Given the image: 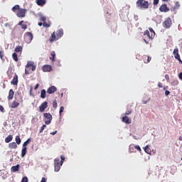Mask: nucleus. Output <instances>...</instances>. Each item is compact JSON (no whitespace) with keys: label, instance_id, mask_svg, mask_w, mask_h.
<instances>
[{"label":"nucleus","instance_id":"nucleus-10","mask_svg":"<svg viewBox=\"0 0 182 182\" xmlns=\"http://www.w3.org/2000/svg\"><path fill=\"white\" fill-rule=\"evenodd\" d=\"M144 36H146L148 38V39H154V37L156 36V33H151L150 34V31H149V30H146L144 33Z\"/></svg>","mask_w":182,"mask_h":182},{"label":"nucleus","instance_id":"nucleus-41","mask_svg":"<svg viewBox=\"0 0 182 182\" xmlns=\"http://www.w3.org/2000/svg\"><path fill=\"white\" fill-rule=\"evenodd\" d=\"M0 58L2 60H4V51H0Z\"/></svg>","mask_w":182,"mask_h":182},{"label":"nucleus","instance_id":"nucleus-9","mask_svg":"<svg viewBox=\"0 0 182 182\" xmlns=\"http://www.w3.org/2000/svg\"><path fill=\"white\" fill-rule=\"evenodd\" d=\"M26 68H29V69H31V70L33 72H35V70H36V65H35V63L34 62L28 61L27 63V65H26Z\"/></svg>","mask_w":182,"mask_h":182},{"label":"nucleus","instance_id":"nucleus-14","mask_svg":"<svg viewBox=\"0 0 182 182\" xmlns=\"http://www.w3.org/2000/svg\"><path fill=\"white\" fill-rule=\"evenodd\" d=\"M11 84L14 86H18V75L16 73L14 74V76L11 82Z\"/></svg>","mask_w":182,"mask_h":182},{"label":"nucleus","instance_id":"nucleus-48","mask_svg":"<svg viewBox=\"0 0 182 182\" xmlns=\"http://www.w3.org/2000/svg\"><path fill=\"white\" fill-rule=\"evenodd\" d=\"M148 102H150V99H149L147 101L143 100V101H142V103H143L144 105H146V103H147Z\"/></svg>","mask_w":182,"mask_h":182},{"label":"nucleus","instance_id":"nucleus-45","mask_svg":"<svg viewBox=\"0 0 182 182\" xmlns=\"http://www.w3.org/2000/svg\"><path fill=\"white\" fill-rule=\"evenodd\" d=\"M180 6V4H178V2L176 3V6H174V9H177Z\"/></svg>","mask_w":182,"mask_h":182},{"label":"nucleus","instance_id":"nucleus-11","mask_svg":"<svg viewBox=\"0 0 182 182\" xmlns=\"http://www.w3.org/2000/svg\"><path fill=\"white\" fill-rule=\"evenodd\" d=\"M173 55L175 59H177L180 63H182L181 58H180V54H178V48H175L173 50Z\"/></svg>","mask_w":182,"mask_h":182},{"label":"nucleus","instance_id":"nucleus-4","mask_svg":"<svg viewBox=\"0 0 182 182\" xmlns=\"http://www.w3.org/2000/svg\"><path fill=\"white\" fill-rule=\"evenodd\" d=\"M20 103H23V97L19 96L18 99L16 100H14L10 105V107L11 109H16L20 105Z\"/></svg>","mask_w":182,"mask_h":182},{"label":"nucleus","instance_id":"nucleus-16","mask_svg":"<svg viewBox=\"0 0 182 182\" xmlns=\"http://www.w3.org/2000/svg\"><path fill=\"white\" fill-rule=\"evenodd\" d=\"M43 72H51L52 65H46L42 68Z\"/></svg>","mask_w":182,"mask_h":182},{"label":"nucleus","instance_id":"nucleus-2","mask_svg":"<svg viewBox=\"0 0 182 182\" xmlns=\"http://www.w3.org/2000/svg\"><path fill=\"white\" fill-rule=\"evenodd\" d=\"M63 36V29L60 28L57 31V32H53L51 34L50 38H49L50 42H55V41H58V39H60V38Z\"/></svg>","mask_w":182,"mask_h":182},{"label":"nucleus","instance_id":"nucleus-38","mask_svg":"<svg viewBox=\"0 0 182 182\" xmlns=\"http://www.w3.org/2000/svg\"><path fill=\"white\" fill-rule=\"evenodd\" d=\"M134 149H136V150H138L139 151H141V148H140V146L139 145L134 146Z\"/></svg>","mask_w":182,"mask_h":182},{"label":"nucleus","instance_id":"nucleus-19","mask_svg":"<svg viewBox=\"0 0 182 182\" xmlns=\"http://www.w3.org/2000/svg\"><path fill=\"white\" fill-rule=\"evenodd\" d=\"M36 4L38 6H43L45 5V4H46V0H36Z\"/></svg>","mask_w":182,"mask_h":182},{"label":"nucleus","instance_id":"nucleus-25","mask_svg":"<svg viewBox=\"0 0 182 182\" xmlns=\"http://www.w3.org/2000/svg\"><path fill=\"white\" fill-rule=\"evenodd\" d=\"M23 48L21 46H16L15 49H14V52L16 53H19V52H22Z\"/></svg>","mask_w":182,"mask_h":182},{"label":"nucleus","instance_id":"nucleus-22","mask_svg":"<svg viewBox=\"0 0 182 182\" xmlns=\"http://www.w3.org/2000/svg\"><path fill=\"white\" fill-rule=\"evenodd\" d=\"M11 170L13 173H16V171H19V164H17L16 166H13L11 167Z\"/></svg>","mask_w":182,"mask_h":182},{"label":"nucleus","instance_id":"nucleus-17","mask_svg":"<svg viewBox=\"0 0 182 182\" xmlns=\"http://www.w3.org/2000/svg\"><path fill=\"white\" fill-rule=\"evenodd\" d=\"M122 120L123 123H126V124H130L132 123V119L127 116L123 117Z\"/></svg>","mask_w":182,"mask_h":182},{"label":"nucleus","instance_id":"nucleus-39","mask_svg":"<svg viewBox=\"0 0 182 182\" xmlns=\"http://www.w3.org/2000/svg\"><path fill=\"white\" fill-rule=\"evenodd\" d=\"M21 182H28V177L26 176L23 177Z\"/></svg>","mask_w":182,"mask_h":182},{"label":"nucleus","instance_id":"nucleus-59","mask_svg":"<svg viewBox=\"0 0 182 182\" xmlns=\"http://www.w3.org/2000/svg\"><path fill=\"white\" fill-rule=\"evenodd\" d=\"M164 1V2H168V0H163Z\"/></svg>","mask_w":182,"mask_h":182},{"label":"nucleus","instance_id":"nucleus-47","mask_svg":"<svg viewBox=\"0 0 182 182\" xmlns=\"http://www.w3.org/2000/svg\"><path fill=\"white\" fill-rule=\"evenodd\" d=\"M149 31H150L151 33H156L154 32V30H153L152 28H149Z\"/></svg>","mask_w":182,"mask_h":182},{"label":"nucleus","instance_id":"nucleus-34","mask_svg":"<svg viewBox=\"0 0 182 182\" xmlns=\"http://www.w3.org/2000/svg\"><path fill=\"white\" fill-rule=\"evenodd\" d=\"M53 107H54V109H56V107H58V102L56 101V100H54L53 101Z\"/></svg>","mask_w":182,"mask_h":182},{"label":"nucleus","instance_id":"nucleus-43","mask_svg":"<svg viewBox=\"0 0 182 182\" xmlns=\"http://www.w3.org/2000/svg\"><path fill=\"white\" fill-rule=\"evenodd\" d=\"M160 1V0H154V5H159V2Z\"/></svg>","mask_w":182,"mask_h":182},{"label":"nucleus","instance_id":"nucleus-33","mask_svg":"<svg viewBox=\"0 0 182 182\" xmlns=\"http://www.w3.org/2000/svg\"><path fill=\"white\" fill-rule=\"evenodd\" d=\"M43 26H44V28H50V23H48L46 21H44L43 23Z\"/></svg>","mask_w":182,"mask_h":182},{"label":"nucleus","instance_id":"nucleus-60","mask_svg":"<svg viewBox=\"0 0 182 182\" xmlns=\"http://www.w3.org/2000/svg\"><path fill=\"white\" fill-rule=\"evenodd\" d=\"M5 25H6V26H8V25H9V23H6Z\"/></svg>","mask_w":182,"mask_h":182},{"label":"nucleus","instance_id":"nucleus-7","mask_svg":"<svg viewBox=\"0 0 182 182\" xmlns=\"http://www.w3.org/2000/svg\"><path fill=\"white\" fill-rule=\"evenodd\" d=\"M43 116L45 117L44 122L46 124H50L52 123V114L50 113H44Z\"/></svg>","mask_w":182,"mask_h":182},{"label":"nucleus","instance_id":"nucleus-54","mask_svg":"<svg viewBox=\"0 0 182 182\" xmlns=\"http://www.w3.org/2000/svg\"><path fill=\"white\" fill-rule=\"evenodd\" d=\"M56 133H58V131H55L50 133V134H52L53 136H55V134H56Z\"/></svg>","mask_w":182,"mask_h":182},{"label":"nucleus","instance_id":"nucleus-35","mask_svg":"<svg viewBox=\"0 0 182 182\" xmlns=\"http://www.w3.org/2000/svg\"><path fill=\"white\" fill-rule=\"evenodd\" d=\"M65 110V107L63 106L60 107V111H59V113H60V116L62 115V113H63V111Z\"/></svg>","mask_w":182,"mask_h":182},{"label":"nucleus","instance_id":"nucleus-26","mask_svg":"<svg viewBox=\"0 0 182 182\" xmlns=\"http://www.w3.org/2000/svg\"><path fill=\"white\" fill-rule=\"evenodd\" d=\"M27 149L26 147H23V149L21 150V157H25V156L26 155V152H27Z\"/></svg>","mask_w":182,"mask_h":182},{"label":"nucleus","instance_id":"nucleus-53","mask_svg":"<svg viewBox=\"0 0 182 182\" xmlns=\"http://www.w3.org/2000/svg\"><path fill=\"white\" fill-rule=\"evenodd\" d=\"M39 87V84H36V85L34 87V90H36Z\"/></svg>","mask_w":182,"mask_h":182},{"label":"nucleus","instance_id":"nucleus-37","mask_svg":"<svg viewBox=\"0 0 182 182\" xmlns=\"http://www.w3.org/2000/svg\"><path fill=\"white\" fill-rule=\"evenodd\" d=\"M46 124H43V125L41 127V129H40V133H43V131L45 130V128H46Z\"/></svg>","mask_w":182,"mask_h":182},{"label":"nucleus","instance_id":"nucleus-42","mask_svg":"<svg viewBox=\"0 0 182 182\" xmlns=\"http://www.w3.org/2000/svg\"><path fill=\"white\" fill-rule=\"evenodd\" d=\"M165 79L168 82V80H170V76L168 75V74H166L165 75Z\"/></svg>","mask_w":182,"mask_h":182},{"label":"nucleus","instance_id":"nucleus-46","mask_svg":"<svg viewBox=\"0 0 182 182\" xmlns=\"http://www.w3.org/2000/svg\"><path fill=\"white\" fill-rule=\"evenodd\" d=\"M170 95V91L166 90L165 91V96H168Z\"/></svg>","mask_w":182,"mask_h":182},{"label":"nucleus","instance_id":"nucleus-29","mask_svg":"<svg viewBox=\"0 0 182 182\" xmlns=\"http://www.w3.org/2000/svg\"><path fill=\"white\" fill-rule=\"evenodd\" d=\"M50 55H51V57H50V60H52V62H55V56H56V53H55V51H52Z\"/></svg>","mask_w":182,"mask_h":182},{"label":"nucleus","instance_id":"nucleus-3","mask_svg":"<svg viewBox=\"0 0 182 182\" xmlns=\"http://www.w3.org/2000/svg\"><path fill=\"white\" fill-rule=\"evenodd\" d=\"M136 8H139V9H149L150 4L146 0H138L136 2Z\"/></svg>","mask_w":182,"mask_h":182},{"label":"nucleus","instance_id":"nucleus-8","mask_svg":"<svg viewBox=\"0 0 182 182\" xmlns=\"http://www.w3.org/2000/svg\"><path fill=\"white\" fill-rule=\"evenodd\" d=\"M63 166V164L60 163V161L59 159H54V170L55 171L58 172L59 170H60V166Z\"/></svg>","mask_w":182,"mask_h":182},{"label":"nucleus","instance_id":"nucleus-36","mask_svg":"<svg viewBox=\"0 0 182 182\" xmlns=\"http://www.w3.org/2000/svg\"><path fill=\"white\" fill-rule=\"evenodd\" d=\"M40 21H41V22H46V17L41 16L40 17Z\"/></svg>","mask_w":182,"mask_h":182},{"label":"nucleus","instance_id":"nucleus-6","mask_svg":"<svg viewBox=\"0 0 182 182\" xmlns=\"http://www.w3.org/2000/svg\"><path fill=\"white\" fill-rule=\"evenodd\" d=\"M171 25H173V22L171 21V18L170 17L166 18L163 22V26L166 29H170V28H171Z\"/></svg>","mask_w":182,"mask_h":182},{"label":"nucleus","instance_id":"nucleus-50","mask_svg":"<svg viewBox=\"0 0 182 182\" xmlns=\"http://www.w3.org/2000/svg\"><path fill=\"white\" fill-rule=\"evenodd\" d=\"M178 77L182 80V72L178 74Z\"/></svg>","mask_w":182,"mask_h":182},{"label":"nucleus","instance_id":"nucleus-49","mask_svg":"<svg viewBox=\"0 0 182 182\" xmlns=\"http://www.w3.org/2000/svg\"><path fill=\"white\" fill-rule=\"evenodd\" d=\"M4 107H2V105H0V112H4Z\"/></svg>","mask_w":182,"mask_h":182},{"label":"nucleus","instance_id":"nucleus-18","mask_svg":"<svg viewBox=\"0 0 182 182\" xmlns=\"http://www.w3.org/2000/svg\"><path fill=\"white\" fill-rule=\"evenodd\" d=\"M15 95V92H14V90L11 89L9 91V96L7 97L8 100H12L14 99V95Z\"/></svg>","mask_w":182,"mask_h":182},{"label":"nucleus","instance_id":"nucleus-57","mask_svg":"<svg viewBox=\"0 0 182 182\" xmlns=\"http://www.w3.org/2000/svg\"><path fill=\"white\" fill-rule=\"evenodd\" d=\"M178 140H179L180 141H182V136H179V137H178Z\"/></svg>","mask_w":182,"mask_h":182},{"label":"nucleus","instance_id":"nucleus-32","mask_svg":"<svg viewBox=\"0 0 182 182\" xmlns=\"http://www.w3.org/2000/svg\"><path fill=\"white\" fill-rule=\"evenodd\" d=\"M21 137L19 136H16V144H21Z\"/></svg>","mask_w":182,"mask_h":182},{"label":"nucleus","instance_id":"nucleus-61","mask_svg":"<svg viewBox=\"0 0 182 182\" xmlns=\"http://www.w3.org/2000/svg\"><path fill=\"white\" fill-rule=\"evenodd\" d=\"M166 90V88L165 87H164V90Z\"/></svg>","mask_w":182,"mask_h":182},{"label":"nucleus","instance_id":"nucleus-5","mask_svg":"<svg viewBox=\"0 0 182 182\" xmlns=\"http://www.w3.org/2000/svg\"><path fill=\"white\" fill-rule=\"evenodd\" d=\"M33 39V34L31 32H26L24 34V41L26 43H31Z\"/></svg>","mask_w":182,"mask_h":182},{"label":"nucleus","instance_id":"nucleus-52","mask_svg":"<svg viewBox=\"0 0 182 182\" xmlns=\"http://www.w3.org/2000/svg\"><path fill=\"white\" fill-rule=\"evenodd\" d=\"M25 74L26 75H29V71L28 70V69L26 68V70H25Z\"/></svg>","mask_w":182,"mask_h":182},{"label":"nucleus","instance_id":"nucleus-27","mask_svg":"<svg viewBox=\"0 0 182 182\" xmlns=\"http://www.w3.org/2000/svg\"><path fill=\"white\" fill-rule=\"evenodd\" d=\"M145 153H147V154H150L151 153V149H150V146L149 145H146L144 148Z\"/></svg>","mask_w":182,"mask_h":182},{"label":"nucleus","instance_id":"nucleus-20","mask_svg":"<svg viewBox=\"0 0 182 182\" xmlns=\"http://www.w3.org/2000/svg\"><path fill=\"white\" fill-rule=\"evenodd\" d=\"M143 59H144V63H150V62L151 61V57L149 55H144Z\"/></svg>","mask_w":182,"mask_h":182},{"label":"nucleus","instance_id":"nucleus-55","mask_svg":"<svg viewBox=\"0 0 182 182\" xmlns=\"http://www.w3.org/2000/svg\"><path fill=\"white\" fill-rule=\"evenodd\" d=\"M42 25H43V23H41V22H39V23H38V26H42Z\"/></svg>","mask_w":182,"mask_h":182},{"label":"nucleus","instance_id":"nucleus-1","mask_svg":"<svg viewBox=\"0 0 182 182\" xmlns=\"http://www.w3.org/2000/svg\"><path fill=\"white\" fill-rule=\"evenodd\" d=\"M11 10L16 14L18 18H25V15H26V9H21V6L18 4L15 5Z\"/></svg>","mask_w":182,"mask_h":182},{"label":"nucleus","instance_id":"nucleus-56","mask_svg":"<svg viewBox=\"0 0 182 182\" xmlns=\"http://www.w3.org/2000/svg\"><path fill=\"white\" fill-rule=\"evenodd\" d=\"M144 41L146 43V45H149V41H146V38H144Z\"/></svg>","mask_w":182,"mask_h":182},{"label":"nucleus","instance_id":"nucleus-28","mask_svg":"<svg viewBox=\"0 0 182 182\" xmlns=\"http://www.w3.org/2000/svg\"><path fill=\"white\" fill-rule=\"evenodd\" d=\"M41 99H45L46 97V90H42L41 91Z\"/></svg>","mask_w":182,"mask_h":182},{"label":"nucleus","instance_id":"nucleus-44","mask_svg":"<svg viewBox=\"0 0 182 182\" xmlns=\"http://www.w3.org/2000/svg\"><path fill=\"white\" fill-rule=\"evenodd\" d=\"M131 114H132V109L127 110V112L125 113V116H127Z\"/></svg>","mask_w":182,"mask_h":182},{"label":"nucleus","instance_id":"nucleus-31","mask_svg":"<svg viewBox=\"0 0 182 182\" xmlns=\"http://www.w3.org/2000/svg\"><path fill=\"white\" fill-rule=\"evenodd\" d=\"M12 58L15 62H18V54H16V53H13Z\"/></svg>","mask_w":182,"mask_h":182},{"label":"nucleus","instance_id":"nucleus-40","mask_svg":"<svg viewBox=\"0 0 182 182\" xmlns=\"http://www.w3.org/2000/svg\"><path fill=\"white\" fill-rule=\"evenodd\" d=\"M60 159H61V161H60V163L61 164H63V161H65V156H60Z\"/></svg>","mask_w":182,"mask_h":182},{"label":"nucleus","instance_id":"nucleus-62","mask_svg":"<svg viewBox=\"0 0 182 182\" xmlns=\"http://www.w3.org/2000/svg\"><path fill=\"white\" fill-rule=\"evenodd\" d=\"M130 148H132V145L130 146Z\"/></svg>","mask_w":182,"mask_h":182},{"label":"nucleus","instance_id":"nucleus-58","mask_svg":"<svg viewBox=\"0 0 182 182\" xmlns=\"http://www.w3.org/2000/svg\"><path fill=\"white\" fill-rule=\"evenodd\" d=\"M175 83H176L177 85H178V80L175 81Z\"/></svg>","mask_w":182,"mask_h":182},{"label":"nucleus","instance_id":"nucleus-51","mask_svg":"<svg viewBox=\"0 0 182 182\" xmlns=\"http://www.w3.org/2000/svg\"><path fill=\"white\" fill-rule=\"evenodd\" d=\"M158 87H163V83L159 82V83H158Z\"/></svg>","mask_w":182,"mask_h":182},{"label":"nucleus","instance_id":"nucleus-23","mask_svg":"<svg viewBox=\"0 0 182 182\" xmlns=\"http://www.w3.org/2000/svg\"><path fill=\"white\" fill-rule=\"evenodd\" d=\"M9 148L12 149H18V145L16 144V142H11L9 144Z\"/></svg>","mask_w":182,"mask_h":182},{"label":"nucleus","instance_id":"nucleus-13","mask_svg":"<svg viewBox=\"0 0 182 182\" xmlns=\"http://www.w3.org/2000/svg\"><path fill=\"white\" fill-rule=\"evenodd\" d=\"M48 107V102H43L41 106L39 107V112H45V109Z\"/></svg>","mask_w":182,"mask_h":182},{"label":"nucleus","instance_id":"nucleus-15","mask_svg":"<svg viewBox=\"0 0 182 182\" xmlns=\"http://www.w3.org/2000/svg\"><path fill=\"white\" fill-rule=\"evenodd\" d=\"M56 90H58V88H56V87L51 86L48 88L47 93H48V95H52L54 92H56Z\"/></svg>","mask_w":182,"mask_h":182},{"label":"nucleus","instance_id":"nucleus-12","mask_svg":"<svg viewBox=\"0 0 182 182\" xmlns=\"http://www.w3.org/2000/svg\"><path fill=\"white\" fill-rule=\"evenodd\" d=\"M159 11L160 12H168L170 11V9H168V7H167V4H162L160 7H159Z\"/></svg>","mask_w":182,"mask_h":182},{"label":"nucleus","instance_id":"nucleus-24","mask_svg":"<svg viewBox=\"0 0 182 182\" xmlns=\"http://www.w3.org/2000/svg\"><path fill=\"white\" fill-rule=\"evenodd\" d=\"M14 139V136L12 135H9L6 139H5V143H10V141H12Z\"/></svg>","mask_w":182,"mask_h":182},{"label":"nucleus","instance_id":"nucleus-21","mask_svg":"<svg viewBox=\"0 0 182 182\" xmlns=\"http://www.w3.org/2000/svg\"><path fill=\"white\" fill-rule=\"evenodd\" d=\"M18 25L21 26V29H23L24 31L28 29V25L25 24V21H20Z\"/></svg>","mask_w":182,"mask_h":182},{"label":"nucleus","instance_id":"nucleus-30","mask_svg":"<svg viewBox=\"0 0 182 182\" xmlns=\"http://www.w3.org/2000/svg\"><path fill=\"white\" fill-rule=\"evenodd\" d=\"M31 138H28L23 144V147H26L31 143Z\"/></svg>","mask_w":182,"mask_h":182}]
</instances>
